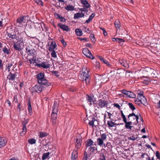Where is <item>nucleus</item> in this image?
Returning a JSON list of instances; mask_svg holds the SVG:
<instances>
[{
  "instance_id": "nucleus-1",
  "label": "nucleus",
  "mask_w": 160,
  "mask_h": 160,
  "mask_svg": "<svg viewBox=\"0 0 160 160\" xmlns=\"http://www.w3.org/2000/svg\"><path fill=\"white\" fill-rule=\"evenodd\" d=\"M59 101H54V104L52 106V112L51 115V122L52 123V125L55 126L56 123V119L58 116L57 112L58 111L59 106Z\"/></svg>"
},
{
  "instance_id": "nucleus-2",
  "label": "nucleus",
  "mask_w": 160,
  "mask_h": 160,
  "mask_svg": "<svg viewBox=\"0 0 160 160\" xmlns=\"http://www.w3.org/2000/svg\"><path fill=\"white\" fill-rule=\"evenodd\" d=\"M37 78L38 83L43 84L45 86L48 87L50 85L49 82H48L46 79L44 78V74L42 73H40L37 75Z\"/></svg>"
},
{
  "instance_id": "nucleus-3",
  "label": "nucleus",
  "mask_w": 160,
  "mask_h": 160,
  "mask_svg": "<svg viewBox=\"0 0 160 160\" xmlns=\"http://www.w3.org/2000/svg\"><path fill=\"white\" fill-rule=\"evenodd\" d=\"M108 135L106 133H104L101 135V137L97 139V142L98 145L100 146L103 145L105 146V144L104 143V141L105 140Z\"/></svg>"
},
{
  "instance_id": "nucleus-4",
  "label": "nucleus",
  "mask_w": 160,
  "mask_h": 160,
  "mask_svg": "<svg viewBox=\"0 0 160 160\" xmlns=\"http://www.w3.org/2000/svg\"><path fill=\"white\" fill-rule=\"evenodd\" d=\"M82 73L78 76L79 79L82 81H84V79L86 77L90 76L89 74V71L86 68H82Z\"/></svg>"
},
{
  "instance_id": "nucleus-5",
  "label": "nucleus",
  "mask_w": 160,
  "mask_h": 160,
  "mask_svg": "<svg viewBox=\"0 0 160 160\" xmlns=\"http://www.w3.org/2000/svg\"><path fill=\"white\" fill-rule=\"evenodd\" d=\"M137 99L143 105H145L147 103V99L143 96L142 93L139 94L137 97Z\"/></svg>"
},
{
  "instance_id": "nucleus-6",
  "label": "nucleus",
  "mask_w": 160,
  "mask_h": 160,
  "mask_svg": "<svg viewBox=\"0 0 160 160\" xmlns=\"http://www.w3.org/2000/svg\"><path fill=\"white\" fill-rule=\"evenodd\" d=\"M43 84H40L39 85H36L32 87L31 90L33 92H36L38 93H40L41 92L42 90V88H43Z\"/></svg>"
},
{
  "instance_id": "nucleus-7",
  "label": "nucleus",
  "mask_w": 160,
  "mask_h": 160,
  "mask_svg": "<svg viewBox=\"0 0 160 160\" xmlns=\"http://www.w3.org/2000/svg\"><path fill=\"white\" fill-rule=\"evenodd\" d=\"M82 52L84 55L87 57L92 59H94V56L92 55L90 51L87 48H84L83 49Z\"/></svg>"
},
{
  "instance_id": "nucleus-8",
  "label": "nucleus",
  "mask_w": 160,
  "mask_h": 160,
  "mask_svg": "<svg viewBox=\"0 0 160 160\" xmlns=\"http://www.w3.org/2000/svg\"><path fill=\"white\" fill-rule=\"evenodd\" d=\"M7 35L9 38L12 39L13 40L14 39H16L17 40L18 39V36L16 34L15 31L12 30L11 31L7 32Z\"/></svg>"
},
{
  "instance_id": "nucleus-9",
  "label": "nucleus",
  "mask_w": 160,
  "mask_h": 160,
  "mask_svg": "<svg viewBox=\"0 0 160 160\" xmlns=\"http://www.w3.org/2000/svg\"><path fill=\"white\" fill-rule=\"evenodd\" d=\"M122 92L123 94L127 96L130 98H134L136 97L135 94L132 92L128 91L125 89H123L122 90Z\"/></svg>"
},
{
  "instance_id": "nucleus-10",
  "label": "nucleus",
  "mask_w": 160,
  "mask_h": 160,
  "mask_svg": "<svg viewBox=\"0 0 160 160\" xmlns=\"http://www.w3.org/2000/svg\"><path fill=\"white\" fill-rule=\"evenodd\" d=\"M108 104L107 101L104 99H100L98 101V105L101 108L104 107Z\"/></svg>"
},
{
  "instance_id": "nucleus-11",
  "label": "nucleus",
  "mask_w": 160,
  "mask_h": 160,
  "mask_svg": "<svg viewBox=\"0 0 160 160\" xmlns=\"http://www.w3.org/2000/svg\"><path fill=\"white\" fill-rule=\"evenodd\" d=\"M35 66L39 68H43L47 69L50 67V64L46 62H43L41 63H36Z\"/></svg>"
},
{
  "instance_id": "nucleus-12",
  "label": "nucleus",
  "mask_w": 160,
  "mask_h": 160,
  "mask_svg": "<svg viewBox=\"0 0 160 160\" xmlns=\"http://www.w3.org/2000/svg\"><path fill=\"white\" fill-rule=\"evenodd\" d=\"M133 116H134V117H135L136 119L135 122H134L133 124H137V123H138V119H139V116L140 117L141 119L142 120V118L140 114H139V115H136L134 113H130L128 116V119L130 120L131 119L130 118V117H132Z\"/></svg>"
},
{
  "instance_id": "nucleus-13",
  "label": "nucleus",
  "mask_w": 160,
  "mask_h": 160,
  "mask_svg": "<svg viewBox=\"0 0 160 160\" xmlns=\"http://www.w3.org/2000/svg\"><path fill=\"white\" fill-rule=\"evenodd\" d=\"M18 35H20V37L19 36H18V39H17L18 41L17 42V43L18 42H20V43H23L24 42L26 39V37H24V34L23 32H18Z\"/></svg>"
},
{
  "instance_id": "nucleus-14",
  "label": "nucleus",
  "mask_w": 160,
  "mask_h": 160,
  "mask_svg": "<svg viewBox=\"0 0 160 160\" xmlns=\"http://www.w3.org/2000/svg\"><path fill=\"white\" fill-rule=\"evenodd\" d=\"M24 18L25 16H22L18 18L16 24L20 27H21L22 26V25L21 24V23L22 22H25L26 21Z\"/></svg>"
},
{
  "instance_id": "nucleus-15",
  "label": "nucleus",
  "mask_w": 160,
  "mask_h": 160,
  "mask_svg": "<svg viewBox=\"0 0 160 160\" xmlns=\"http://www.w3.org/2000/svg\"><path fill=\"white\" fill-rule=\"evenodd\" d=\"M119 62L120 63L125 67L128 68L129 67L128 62L125 59H119Z\"/></svg>"
},
{
  "instance_id": "nucleus-16",
  "label": "nucleus",
  "mask_w": 160,
  "mask_h": 160,
  "mask_svg": "<svg viewBox=\"0 0 160 160\" xmlns=\"http://www.w3.org/2000/svg\"><path fill=\"white\" fill-rule=\"evenodd\" d=\"M75 144V147L77 149L80 148L81 145V143L82 142V140L81 138H78L74 142Z\"/></svg>"
},
{
  "instance_id": "nucleus-17",
  "label": "nucleus",
  "mask_w": 160,
  "mask_h": 160,
  "mask_svg": "<svg viewBox=\"0 0 160 160\" xmlns=\"http://www.w3.org/2000/svg\"><path fill=\"white\" fill-rule=\"evenodd\" d=\"M58 26L61 29L64 31H65L67 32L69 31L70 29L67 26L65 25L62 24L61 23H58Z\"/></svg>"
},
{
  "instance_id": "nucleus-18",
  "label": "nucleus",
  "mask_w": 160,
  "mask_h": 160,
  "mask_svg": "<svg viewBox=\"0 0 160 160\" xmlns=\"http://www.w3.org/2000/svg\"><path fill=\"white\" fill-rule=\"evenodd\" d=\"M7 142V141L4 137L0 138V148L4 146Z\"/></svg>"
},
{
  "instance_id": "nucleus-19",
  "label": "nucleus",
  "mask_w": 160,
  "mask_h": 160,
  "mask_svg": "<svg viewBox=\"0 0 160 160\" xmlns=\"http://www.w3.org/2000/svg\"><path fill=\"white\" fill-rule=\"evenodd\" d=\"M57 45L55 42L52 41L48 48V50L49 51H55V49L56 48Z\"/></svg>"
},
{
  "instance_id": "nucleus-20",
  "label": "nucleus",
  "mask_w": 160,
  "mask_h": 160,
  "mask_svg": "<svg viewBox=\"0 0 160 160\" xmlns=\"http://www.w3.org/2000/svg\"><path fill=\"white\" fill-rule=\"evenodd\" d=\"M16 76L15 73H13L12 71L10 72V74L8 76L7 78L9 80H14L15 78V76Z\"/></svg>"
},
{
  "instance_id": "nucleus-21",
  "label": "nucleus",
  "mask_w": 160,
  "mask_h": 160,
  "mask_svg": "<svg viewBox=\"0 0 160 160\" xmlns=\"http://www.w3.org/2000/svg\"><path fill=\"white\" fill-rule=\"evenodd\" d=\"M78 152L77 150H74L72 155V160H76L78 158Z\"/></svg>"
},
{
  "instance_id": "nucleus-22",
  "label": "nucleus",
  "mask_w": 160,
  "mask_h": 160,
  "mask_svg": "<svg viewBox=\"0 0 160 160\" xmlns=\"http://www.w3.org/2000/svg\"><path fill=\"white\" fill-rule=\"evenodd\" d=\"M81 1L84 7L86 8H88L90 7V4L86 0H81Z\"/></svg>"
},
{
  "instance_id": "nucleus-23",
  "label": "nucleus",
  "mask_w": 160,
  "mask_h": 160,
  "mask_svg": "<svg viewBox=\"0 0 160 160\" xmlns=\"http://www.w3.org/2000/svg\"><path fill=\"white\" fill-rule=\"evenodd\" d=\"M84 13L82 12H78L74 14V18H80L84 17Z\"/></svg>"
},
{
  "instance_id": "nucleus-24",
  "label": "nucleus",
  "mask_w": 160,
  "mask_h": 160,
  "mask_svg": "<svg viewBox=\"0 0 160 160\" xmlns=\"http://www.w3.org/2000/svg\"><path fill=\"white\" fill-rule=\"evenodd\" d=\"M93 143V141L90 139H88L86 141V145L87 147L91 146Z\"/></svg>"
},
{
  "instance_id": "nucleus-25",
  "label": "nucleus",
  "mask_w": 160,
  "mask_h": 160,
  "mask_svg": "<svg viewBox=\"0 0 160 160\" xmlns=\"http://www.w3.org/2000/svg\"><path fill=\"white\" fill-rule=\"evenodd\" d=\"M26 50L28 54L30 55H32V54H34L35 52L34 49H30V48L29 47L26 48Z\"/></svg>"
},
{
  "instance_id": "nucleus-26",
  "label": "nucleus",
  "mask_w": 160,
  "mask_h": 160,
  "mask_svg": "<svg viewBox=\"0 0 160 160\" xmlns=\"http://www.w3.org/2000/svg\"><path fill=\"white\" fill-rule=\"evenodd\" d=\"M23 131L21 132L20 134L22 136L24 135L26 133L27 131L26 126L25 125H23Z\"/></svg>"
},
{
  "instance_id": "nucleus-27",
  "label": "nucleus",
  "mask_w": 160,
  "mask_h": 160,
  "mask_svg": "<svg viewBox=\"0 0 160 160\" xmlns=\"http://www.w3.org/2000/svg\"><path fill=\"white\" fill-rule=\"evenodd\" d=\"M75 32L76 35L78 36H81L82 35V31L80 29H76L75 30Z\"/></svg>"
},
{
  "instance_id": "nucleus-28",
  "label": "nucleus",
  "mask_w": 160,
  "mask_h": 160,
  "mask_svg": "<svg viewBox=\"0 0 160 160\" xmlns=\"http://www.w3.org/2000/svg\"><path fill=\"white\" fill-rule=\"evenodd\" d=\"M20 44V43H18L17 44H16V43H14V47L15 50L18 51L21 50V46Z\"/></svg>"
},
{
  "instance_id": "nucleus-29",
  "label": "nucleus",
  "mask_w": 160,
  "mask_h": 160,
  "mask_svg": "<svg viewBox=\"0 0 160 160\" xmlns=\"http://www.w3.org/2000/svg\"><path fill=\"white\" fill-rule=\"evenodd\" d=\"M88 97L87 98V100L90 102L89 104L90 105H92V102H93V97H92L91 96H89L87 95Z\"/></svg>"
},
{
  "instance_id": "nucleus-30",
  "label": "nucleus",
  "mask_w": 160,
  "mask_h": 160,
  "mask_svg": "<svg viewBox=\"0 0 160 160\" xmlns=\"http://www.w3.org/2000/svg\"><path fill=\"white\" fill-rule=\"evenodd\" d=\"M95 16V14L94 13H92L89 17L88 19L86 21V22L87 23H89L91 20Z\"/></svg>"
},
{
  "instance_id": "nucleus-31",
  "label": "nucleus",
  "mask_w": 160,
  "mask_h": 160,
  "mask_svg": "<svg viewBox=\"0 0 160 160\" xmlns=\"http://www.w3.org/2000/svg\"><path fill=\"white\" fill-rule=\"evenodd\" d=\"M50 154L49 152H48L46 153H44L42 156V160H44L46 159L47 158H48L49 156V155Z\"/></svg>"
},
{
  "instance_id": "nucleus-32",
  "label": "nucleus",
  "mask_w": 160,
  "mask_h": 160,
  "mask_svg": "<svg viewBox=\"0 0 160 160\" xmlns=\"http://www.w3.org/2000/svg\"><path fill=\"white\" fill-rule=\"evenodd\" d=\"M28 110L29 114H31L32 112V107L30 102V100L29 101V102L28 103Z\"/></svg>"
},
{
  "instance_id": "nucleus-33",
  "label": "nucleus",
  "mask_w": 160,
  "mask_h": 160,
  "mask_svg": "<svg viewBox=\"0 0 160 160\" xmlns=\"http://www.w3.org/2000/svg\"><path fill=\"white\" fill-rule=\"evenodd\" d=\"M107 124L109 127H113L116 124L113 122L112 121H108L107 122Z\"/></svg>"
},
{
  "instance_id": "nucleus-34",
  "label": "nucleus",
  "mask_w": 160,
  "mask_h": 160,
  "mask_svg": "<svg viewBox=\"0 0 160 160\" xmlns=\"http://www.w3.org/2000/svg\"><path fill=\"white\" fill-rule=\"evenodd\" d=\"M65 9L68 11H73L74 10V8L72 5H68L65 7Z\"/></svg>"
},
{
  "instance_id": "nucleus-35",
  "label": "nucleus",
  "mask_w": 160,
  "mask_h": 160,
  "mask_svg": "<svg viewBox=\"0 0 160 160\" xmlns=\"http://www.w3.org/2000/svg\"><path fill=\"white\" fill-rule=\"evenodd\" d=\"M90 76L89 77H88L87 78L86 77V79L84 78V81H85L86 84L87 85H88L90 83Z\"/></svg>"
},
{
  "instance_id": "nucleus-36",
  "label": "nucleus",
  "mask_w": 160,
  "mask_h": 160,
  "mask_svg": "<svg viewBox=\"0 0 160 160\" xmlns=\"http://www.w3.org/2000/svg\"><path fill=\"white\" fill-rule=\"evenodd\" d=\"M47 134L45 132H40L39 133V137L40 138H42L46 136Z\"/></svg>"
},
{
  "instance_id": "nucleus-37",
  "label": "nucleus",
  "mask_w": 160,
  "mask_h": 160,
  "mask_svg": "<svg viewBox=\"0 0 160 160\" xmlns=\"http://www.w3.org/2000/svg\"><path fill=\"white\" fill-rule=\"evenodd\" d=\"M3 52L5 53H6L7 54H9V49H8L6 47H4L3 48Z\"/></svg>"
},
{
  "instance_id": "nucleus-38",
  "label": "nucleus",
  "mask_w": 160,
  "mask_h": 160,
  "mask_svg": "<svg viewBox=\"0 0 160 160\" xmlns=\"http://www.w3.org/2000/svg\"><path fill=\"white\" fill-rule=\"evenodd\" d=\"M36 141L34 138H32L28 140V142L29 143L32 144L36 143Z\"/></svg>"
},
{
  "instance_id": "nucleus-39",
  "label": "nucleus",
  "mask_w": 160,
  "mask_h": 160,
  "mask_svg": "<svg viewBox=\"0 0 160 160\" xmlns=\"http://www.w3.org/2000/svg\"><path fill=\"white\" fill-rule=\"evenodd\" d=\"M120 22L118 20L114 22V24L115 27L117 28H119L120 27Z\"/></svg>"
},
{
  "instance_id": "nucleus-40",
  "label": "nucleus",
  "mask_w": 160,
  "mask_h": 160,
  "mask_svg": "<svg viewBox=\"0 0 160 160\" xmlns=\"http://www.w3.org/2000/svg\"><path fill=\"white\" fill-rule=\"evenodd\" d=\"M125 127L128 129V131H130L131 130L132 128V126H131L130 125H128L126 123H125Z\"/></svg>"
},
{
  "instance_id": "nucleus-41",
  "label": "nucleus",
  "mask_w": 160,
  "mask_h": 160,
  "mask_svg": "<svg viewBox=\"0 0 160 160\" xmlns=\"http://www.w3.org/2000/svg\"><path fill=\"white\" fill-rule=\"evenodd\" d=\"M90 38L91 41L93 42H95V39L94 37V35L93 34H91L90 35Z\"/></svg>"
},
{
  "instance_id": "nucleus-42",
  "label": "nucleus",
  "mask_w": 160,
  "mask_h": 160,
  "mask_svg": "<svg viewBox=\"0 0 160 160\" xmlns=\"http://www.w3.org/2000/svg\"><path fill=\"white\" fill-rule=\"evenodd\" d=\"M100 158L98 159V160H106L104 155L101 153L100 154Z\"/></svg>"
},
{
  "instance_id": "nucleus-43",
  "label": "nucleus",
  "mask_w": 160,
  "mask_h": 160,
  "mask_svg": "<svg viewBox=\"0 0 160 160\" xmlns=\"http://www.w3.org/2000/svg\"><path fill=\"white\" fill-rule=\"evenodd\" d=\"M128 105L129 106L130 108L133 111L135 109V108L134 107V106L131 103H129L128 104Z\"/></svg>"
},
{
  "instance_id": "nucleus-44",
  "label": "nucleus",
  "mask_w": 160,
  "mask_h": 160,
  "mask_svg": "<svg viewBox=\"0 0 160 160\" xmlns=\"http://www.w3.org/2000/svg\"><path fill=\"white\" fill-rule=\"evenodd\" d=\"M118 41L119 43H120L121 45H122L123 44V42H125V41L122 38H118Z\"/></svg>"
},
{
  "instance_id": "nucleus-45",
  "label": "nucleus",
  "mask_w": 160,
  "mask_h": 160,
  "mask_svg": "<svg viewBox=\"0 0 160 160\" xmlns=\"http://www.w3.org/2000/svg\"><path fill=\"white\" fill-rule=\"evenodd\" d=\"M94 120H93V118L92 120L89 121L88 124L90 126H92V127H93L94 126H95V124L94 123Z\"/></svg>"
},
{
  "instance_id": "nucleus-46",
  "label": "nucleus",
  "mask_w": 160,
  "mask_h": 160,
  "mask_svg": "<svg viewBox=\"0 0 160 160\" xmlns=\"http://www.w3.org/2000/svg\"><path fill=\"white\" fill-rule=\"evenodd\" d=\"M51 56L53 58H56L57 57V55L56 54V52L55 51H52V52L51 53Z\"/></svg>"
},
{
  "instance_id": "nucleus-47",
  "label": "nucleus",
  "mask_w": 160,
  "mask_h": 160,
  "mask_svg": "<svg viewBox=\"0 0 160 160\" xmlns=\"http://www.w3.org/2000/svg\"><path fill=\"white\" fill-rule=\"evenodd\" d=\"M100 28L101 30H102L103 33L104 35V36H106L107 35L108 33L106 31L105 29L104 28L101 27H100Z\"/></svg>"
},
{
  "instance_id": "nucleus-48",
  "label": "nucleus",
  "mask_w": 160,
  "mask_h": 160,
  "mask_svg": "<svg viewBox=\"0 0 160 160\" xmlns=\"http://www.w3.org/2000/svg\"><path fill=\"white\" fill-rule=\"evenodd\" d=\"M13 63H12V62H9L7 65H6V68H11L13 65Z\"/></svg>"
},
{
  "instance_id": "nucleus-49",
  "label": "nucleus",
  "mask_w": 160,
  "mask_h": 160,
  "mask_svg": "<svg viewBox=\"0 0 160 160\" xmlns=\"http://www.w3.org/2000/svg\"><path fill=\"white\" fill-rule=\"evenodd\" d=\"M137 137H135L134 136L128 137V139L132 141H134L137 139Z\"/></svg>"
},
{
  "instance_id": "nucleus-50",
  "label": "nucleus",
  "mask_w": 160,
  "mask_h": 160,
  "mask_svg": "<svg viewBox=\"0 0 160 160\" xmlns=\"http://www.w3.org/2000/svg\"><path fill=\"white\" fill-rule=\"evenodd\" d=\"M36 60V59L34 58H32V59H30L29 60V61L30 62V63H34L35 62V61Z\"/></svg>"
},
{
  "instance_id": "nucleus-51",
  "label": "nucleus",
  "mask_w": 160,
  "mask_h": 160,
  "mask_svg": "<svg viewBox=\"0 0 160 160\" xmlns=\"http://www.w3.org/2000/svg\"><path fill=\"white\" fill-rule=\"evenodd\" d=\"M78 39L81 41L84 40L87 42L89 41V39L88 38H78Z\"/></svg>"
},
{
  "instance_id": "nucleus-52",
  "label": "nucleus",
  "mask_w": 160,
  "mask_h": 160,
  "mask_svg": "<svg viewBox=\"0 0 160 160\" xmlns=\"http://www.w3.org/2000/svg\"><path fill=\"white\" fill-rule=\"evenodd\" d=\"M87 8H86L84 7V8H79V10L81 11H85L87 12L88 11Z\"/></svg>"
},
{
  "instance_id": "nucleus-53",
  "label": "nucleus",
  "mask_w": 160,
  "mask_h": 160,
  "mask_svg": "<svg viewBox=\"0 0 160 160\" xmlns=\"http://www.w3.org/2000/svg\"><path fill=\"white\" fill-rule=\"evenodd\" d=\"M102 62H104V63L106 64L108 66H109L110 65L109 62L105 59H104V60Z\"/></svg>"
},
{
  "instance_id": "nucleus-54",
  "label": "nucleus",
  "mask_w": 160,
  "mask_h": 160,
  "mask_svg": "<svg viewBox=\"0 0 160 160\" xmlns=\"http://www.w3.org/2000/svg\"><path fill=\"white\" fill-rule=\"evenodd\" d=\"M156 156L158 159H160V153L158 151L156 152Z\"/></svg>"
},
{
  "instance_id": "nucleus-55",
  "label": "nucleus",
  "mask_w": 160,
  "mask_h": 160,
  "mask_svg": "<svg viewBox=\"0 0 160 160\" xmlns=\"http://www.w3.org/2000/svg\"><path fill=\"white\" fill-rule=\"evenodd\" d=\"M120 112H121V116L122 117V118L123 119V121L125 119H126V118L125 116L123 114L122 111L121 110L120 111Z\"/></svg>"
},
{
  "instance_id": "nucleus-56",
  "label": "nucleus",
  "mask_w": 160,
  "mask_h": 160,
  "mask_svg": "<svg viewBox=\"0 0 160 160\" xmlns=\"http://www.w3.org/2000/svg\"><path fill=\"white\" fill-rule=\"evenodd\" d=\"M93 120H94V124H95V126H97L98 124V120H96L94 118H93Z\"/></svg>"
},
{
  "instance_id": "nucleus-57",
  "label": "nucleus",
  "mask_w": 160,
  "mask_h": 160,
  "mask_svg": "<svg viewBox=\"0 0 160 160\" xmlns=\"http://www.w3.org/2000/svg\"><path fill=\"white\" fill-rule=\"evenodd\" d=\"M125 123H126L128 125H131L132 124V122L131 121H129V122H128L127 121L126 119L123 121Z\"/></svg>"
},
{
  "instance_id": "nucleus-58",
  "label": "nucleus",
  "mask_w": 160,
  "mask_h": 160,
  "mask_svg": "<svg viewBox=\"0 0 160 160\" xmlns=\"http://www.w3.org/2000/svg\"><path fill=\"white\" fill-rule=\"evenodd\" d=\"M113 105L114 107L118 108L119 110L120 109H121L120 106L117 103H115L113 104Z\"/></svg>"
},
{
  "instance_id": "nucleus-59",
  "label": "nucleus",
  "mask_w": 160,
  "mask_h": 160,
  "mask_svg": "<svg viewBox=\"0 0 160 160\" xmlns=\"http://www.w3.org/2000/svg\"><path fill=\"white\" fill-rule=\"evenodd\" d=\"M86 46L87 47H89L91 48H92V45L89 43H87L86 44Z\"/></svg>"
},
{
  "instance_id": "nucleus-60",
  "label": "nucleus",
  "mask_w": 160,
  "mask_h": 160,
  "mask_svg": "<svg viewBox=\"0 0 160 160\" xmlns=\"http://www.w3.org/2000/svg\"><path fill=\"white\" fill-rule=\"evenodd\" d=\"M96 67L97 68H99L100 65V63L99 62H96Z\"/></svg>"
},
{
  "instance_id": "nucleus-61",
  "label": "nucleus",
  "mask_w": 160,
  "mask_h": 160,
  "mask_svg": "<svg viewBox=\"0 0 160 160\" xmlns=\"http://www.w3.org/2000/svg\"><path fill=\"white\" fill-rule=\"evenodd\" d=\"M61 42L63 45H64L65 46H66L67 45L66 43L63 39L61 40Z\"/></svg>"
},
{
  "instance_id": "nucleus-62",
  "label": "nucleus",
  "mask_w": 160,
  "mask_h": 160,
  "mask_svg": "<svg viewBox=\"0 0 160 160\" xmlns=\"http://www.w3.org/2000/svg\"><path fill=\"white\" fill-rule=\"evenodd\" d=\"M3 65L2 63V61L0 59V69L3 68Z\"/></svg>"
},
{
  "instance_id": "nucleus-63",
  "label": "nucleus",
  "mask_w": 160,
  "mask_h": 160,
  "mask_svg": "<svg viewBox=\"0 0 160 160\" xmlns=\"http://www.w3.org/2000/svg\"><path fill=\"white\" fill-rule=\"evenodd\" d=\"M35 27H37L38 28H40V27H41V24L40 23H36L35 24Z\"/></svg>"
},
{
  "instance_id": "nucleus-64",
  "label": "nucleus",
  "mask_w": 160,
  "mask_h": 160,
  "mask_svg": "<svg viewBox=\"0 0 160 160\" xmlns=\"http://www.w3.org/2000/svg\"><path fill=\"white\" fill-rule=\"evenodd\" d=\"M146 155H148L145 153H143L141 155V157L142 158H146Z\"/></svg>"
}]
</instances>
